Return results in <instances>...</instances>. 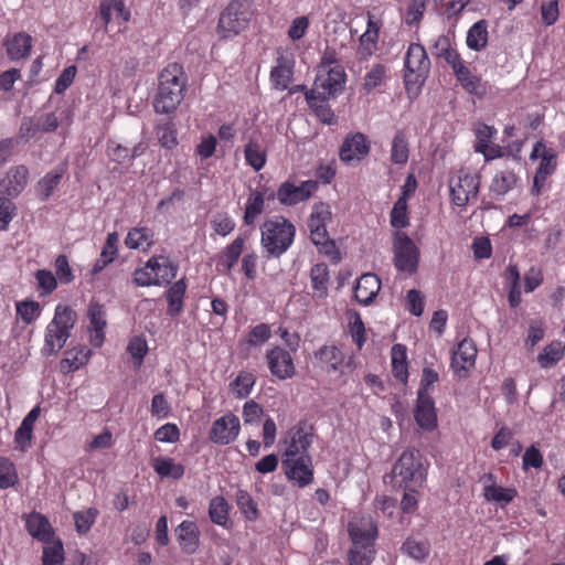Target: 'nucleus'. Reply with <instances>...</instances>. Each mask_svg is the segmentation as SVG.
Returning a JSON list of instances; mask_svg holds the SVG:
<instances>
[{
    "label": "nucleus",
    "instance_id": "obj_1",
    "mask_svg": "<svg viewBox=\"0 0 565 565\" xmlns=\"http://www.w3.org/2000/svg\"><path fill=\"white\" fill-rule=\"evenodd\" d=\"M186 90V76L183 67L178 63L169 64L159 76V85L153 99V107L158 114H172L184 98Z\"/></svg>",
    "mask_w": 565,
    "mask_h": 565
},
{
    "label": "nucleus",
    "instance_id": "obj_2",
    "mask_svg": "<svg viewBox=\"0 0 565 565\" xmlns=\"http://www.w3.org/2000/svg\"><path fill=\"white\" fill-rule=\"evenodd\" d=\"M390 483L397 489L419 488L426 480V468L418 450H405L388 475Z\"/></svg>",
    "mask_w": 565,
    "mask_h": 565
},
{
    "label": "nucleus",
    "instance_id": "obj_3",
    "mask_svg": "<svg viewBox=\"0 0 565 565\" xmlns=\"http://www.w3.org/2000/svg\"><path fill=\"white\" fill-rule=\"evenodd\" d=\"M260 243L269 257H280L292 244L296 227L284 216L266 220L260 226Z\"/></svg>",
    "mask_w": 565,
    "mask_h": 565
},
{
    "label": "nucleus",
    "instance_id": "obj_4",
    "mask_svg": "<svg viewBox=\"0 0 565 565\" xmlns=\"http://www.w3.org/2000/svg\"><path fill=\"white\" fill-rule=\"evenodd\" d=\"M77 320L76 312L67 306L58 305L53 320L47 324L42 353L45 356L56 355L65 345Z\"/></svg>",
    "mask_w": 565,
    "mask_h": 565
},
{
    "label": "nucleus",
    "instance_id": "obj_5",
    "mask_svg": "<svg viewBox=\"0 0 565 565\" xmlns=\"http://www.w3.org/2000/svg\"><path fill=\"white\" fill-rule=\"evenodd\" d=\"M252 17L247 0H233L221 13L217 30L222 38L237 35L245 30Z\"/></svg>",
    "mask_w": 565,
    "mask_h": 565
},
{
    "label": "nucleus",
    "instance_id": "obj_6",
    "mask_svg": "<svg viewBox=\"0 0 565 565\" xmlns=\"http://www.w3.org/2000/svg\"><path fill=\"white\" fill-rule=\"evenodd\" d=\"M344 83L345 73L343 67L337 65L329 70H318L313 86L306 94L330 99L342 92Z\"/></svg>",
    "mask_w": 565,
    "mask_h": 565
},
{
    "label": "nucleus",
    "instance_id": "obj_7",
    "mask_svg": "<svg viewBox=\"0 0 565 565\" xmlns=\"http://www.w3.org/2000/svg\"><path fill=\"white\" fill-rule=\"evenodd\" d=\"M406 73L404 76L405 84L408 86L411 83H423L427 77L430 68V61L427 56L426 50L418 43H412L408 46L405 57Z\"/></svg>",
    "mask_w": 565,
    "mask_h": 565
},
{
    "label": "nucleus",
    "instance_id": "obj_8",
    "mask_svg": "<svg viewBox=\"0 0 565 565\" xmlns=\"http://www.w3.org/2000/svg\"><path fill=\"white\" fill-rule=\"evenodd\" d=\"M394 264L398 270L413 274L417 269L418 249L403 232H397L394 239Z\"/></svg>",
    "mask_w": 565,
    "mask_h": 565
},
{
    "label": "nucleus",
    "instance_id": "obj_9",
    "mask_svg": "<svg viewBox=\"0 0 565 565\" xmlns=\"http://www.w3.org/2000/svg\"><path fill=\"white\" fill-rule=\"evenodd\" d=\"M348 531L352 540V548H373L377 530L371 518H353Z\"/></svg>",
    "mask_w": 565,
    "mask_h": 565
},
{
    "label": "nucleus",
    "instance_id": "obj_10",
    "mask_svg": "<svg viewBox=\"0 0 565 565\" xmlns=\"http://www.w3.org/2000/svg\"><path fill=\"white\" fill-rule=\"evenodd\" d=\"M239 419L234 414H226L216 419L210 430V439L214 444L228 445L239 433Z\"/></svg>",
    "mask_w": 565,
    "mask_h": 565
},
{
    "label": "nucleus",
    "instance_id": "obj_11",
    "mask_svg": "<svg viewBox=\"0 0 565 565\" xmlns=\"http://www.w3.org/2000/svg\"><path fill=\"white\" fill-rule=\"evenodd\" d=\"M267 364L270 373L279 380L291 379L296 374L292 358L288 351L280 347H275L266 354Z\"/></svg>",
    "mask_w": 565,
    "mask_h": 565
},
{
    "label": "nucleus",
    "instance_id": "obj_12",
    "mask_svg": "<svg viewBox=\"0 0 565 565\" xmlns=\"http://www.w3.org/2000/svg\"><path fill=\"white\" fill-rule=\"evenodd\" d=\"M282 466L288 479L295 481L299 487L309 484L313 479L312 460L310 456L282 459Z\"/></svg>",
    "mask_w": 565,
    "mask_h": 565
},
{
    "label": "nucleus",
    "instance_id": "obj_13",
    "mask_svg": "<svg viewBox=\"0 0 565 565\" xmlns=\"http://www.w3.org/2000/svg\"><path fill=\"white\" fill-rule=\"evenodd\" d=\"M317 188L318 183L316 181H305L300 185L284 182L278 188L277 199L284 205H295L308 200Z\"/></svg>",
    "mask_w": 565,
    "mask_h": 565
},
{
    "label": "nucleus",
    "instance_id": "obj_14",
    "mask_svg": "<svg viewBox=\"0 0 565 565\" xmlns=\"http://www.w3.org/2000/svg\"><path fill=\"white\" fill-rule=\"evenodd\" d=\"M414 417L417 425L425 430H433L437 427L435 404L429 393L425 392V390L417 392Z\"/></svg>",
    "mask_w": 565,
    "mask_h": 565
},
{
    "label": "nucleus",
    "instance_id": "obj_15",
    "mask_svg": "<svg viewBox=\"0 0 565 565\" xmlns=\"http://www.w3.org/2000/svg\"><path fill=\"white\" fill-rule=\"evenodd\" d=\"M479 192V180L477 177L465 174L458 177L457 181H450V195L452 202L458 206H465L471 198Z\"/></svg>",
    "mask_w": 565,
    "mask_h": 565
},
{
    "label": "nucleus",
    "instance_id": "obj_16",
    "mask_svg": "<svg viewBox=\"0 0 565 565\" xmlns=\"http://www.w3.org/2000/svg\"><path fill=\"white\" fill-rule=\"evenodd\" d=\"M370 147L366 142V138L363 134H355L352 136H348L341 148H340V159L350 163L351 161H361L369 154Z\"/></svg>",
    "mask_w": 565,
    "mask_h": 565
},
{
    "label": "nucleus",
    "instance_id": "obj_17",
    "mask_svg": "<svg viewBox=\"0 0 565 565\" xmlns=\"http://www.w3.org/2000/svg\"><path fill=\"white\" fill-rule=\"evenodd\" d=\"M29 170L24 166L11 168L6 178L0 181V191H4L7 196L14 198L19 195L28 184Z\"/></svg>",
    "mask_w": 565,
    "mask_h": 565
},
{
    "label": "nucleus",
    "instance_id": "obj_18",
    "mask_svg": "<svg viewBox=\"0 0 565 565\" xmlns=\"http://www.w3.org/2000/svg\"><path fill=\"white\" fill-rule=\"evenodd\" d=\"M477 347L471 339H463L451 358V367L456 373L466 372L475 365Z\"/></svg>",
    "mask_w": 565,
    "mask_h": 565
},
{
    "label": "nucleus",
    "instance_id": "obj_19",
    "mask_svg": "<svg viewBox=\"0 0 565 565\" xmlns=\"http://www.w3.org/2000/svg\"><path fill=\"white\" fill-rule=\"evenodd\" d=\"M311 440L312 435L308 434L302 427L291 429L289 431V440H286L287 447L284 451L282 459L309 456L307 451Z\"/></svg>",
    "mask_w": 565,
    "mask_h": 565
},
{
    "label": "nucleus",
    "instance_id": "obj_20",
    "mask_svg": "<svg viewBox=\"0 0 565 565\" xmlns=\"http://www.w3.org/2000/svg\"><path fill=\"white\" fill-rule=\"evenodd\" d=\"M381 289V280L374 274H363L354 288V297L362 305H370Z\"/></svg>",
    "mask_w": 565,
    "mask_h": 565
},
{
    "label": "nucleus",
    "instance_id": "obj_21",
    "mask_svg": "<svg viewBox=\"0 0 565 565\" xmlns=\"http://www.w3.org/2000/svg\"><path fill=\"white\" fill-rule=\"evenodd\" d=\"M87 316L90 322L92 330L95 332L92 342L94 347H100L105 339L104 329L106 327V312L104 306L97 301H90Z\"/></svg>",
    "mask_w": 565,
    "mask_h": 565
},
{
    "label": "nucleus",
    "instance_id": "obj_22",
    "mask_svg": "<svg viewBox=\"0 0 565 565\" xmlns=\"http://www.w3.org/2000/svg\"><path fill=\"white\" fill-rule=\"evenodd\" d=\"M148 267L156 276L154 285H168L177 275V267L166 256H156L148 260Z\"/></svg>",
    "mask_w": 565,
    "mask_h": 565
},
{
    "label": "nucleus",
    "instance_id": "obj_23",
    "mask_svg": "<svg viewBox=\"0 0 565 565\" xmlns=\"http://www.w3.org/2000/svg\"><path fill=\"white\" fill-rule=\"evenodd\" d=\"M177 539L183 552L193 554L199 546V529L192 521H183L175 529Z\"/></svg>",
    "mask_w": 565,
    "mask_h": 565
},
{
    "label": "nucleus",
    "instance_id": "obj_24",
    "mask_svg": "<svg viewBox=\"0 0 565 565\" xmlns=\"http://www.w3.org/2000/svg\"><path fill=\"white\" fill-rule=\"evenodd\" d=\"M294 62L285 56L277 58V65L270 72V79L275 88L287 89L292 79Z\"/></svg>",
    "mask_w": 565,
    "mask_h": 565
},
{
    "label": "nucleus",
    "instance_id": "obj_25",
    "mask_svg": "<svg viewBox=\"0 0 565 565\" xmlns=\"http://www.w3.org/2000/svg\"><path fill=\"white\" fill-rule=\"evenodd\" d=\"M26 530L31 536L43 542H49L52 536V527L49 520L41 513L33 512L26 518Z\"/></svg>",
    "mask_w": 565,
    "mask_h": 565
},
{
    "label": "nucleus",
    "instance_id": "obj_26",
    "mask_svg": "<svg viewBox=\"0 0 565 565\" xmlns=\"http://www.w3.org/2000/svg\"><path fill=\"white\" fill-rule=\"evenodd\" d=\"M7 54L11 60L28 57L32 49V38L28 33L19 32L6 42Z\"/></svg>",
    "mask_w": 565,
    "mask_h": 565
},
{
    "label": "nucleus",
    "instance_id": "obj_27",
    "mask_svg": "<svg viewBox=\"0 0 565 565\" xmlns=\"http://www.w3.org/2000/svg\"><path fill=\"white\" fill-rule=\"evenodd\" d=\"M71 121L72 113L70 109L62 110L58 115L47 113L35 119V129L41 132H52L55 131L60 125L65 122L68 126Z\"/></svg>",
    "mask_w": 565,
    "mask_h": 565
},
{
    "label": "nucleus",
    "instance_id": "obj_28",
    "mask_svg": "<svg viewBox=\"0 0 565 565\" xmlns=\"http://www.w3.org/2000/svg\"><path fill=\"white\" fill-rule=\"evenodd\" d=\"M454 73L461 84V86L469 93L476 96H483L486 93L484 86L481 84L480 78L472 75L468 67H466L462 63L457 65L454 70Z\"/></svg>",
    "mask_w": 565,
    "mask_h": 565
},
{
    "label": "nucleus",
    "instance_id": "obj_29",
    "mask_svg": "<svg viewBox=\"0 0 565 565\" xmlns=\"http://www.w3.org/2000/svg\"><path fill=\"white\" fill-rule=\"evenodd\" d=\"M431 53L437 57H443L452 68V71L462 62L458 52L452 49L450 40L446 35H439L435 41Z\"/></svg>",
    "mask_w": 565,
    "mask_h": 565
},
{
    "label": "nucleus",
    "instance_id": "obj_30",
    "mask_svg": "<svg viewBox=\"0 0 565 565\" xmlns=\"http://www.w3.org/2000/svg\"><path fill=\"white\" fill-rule=\"evenodd\" d=\"M316 359L327 367L328 372L339 371L344 362L343 352L335 345H324L315 353Z\"/></svg>",
    "mask_w": 565,
    "mask_h": 565
},
{
    "label": "nucleus",
    "instance_id": "obj_31",
    "mask_svg": "<svg viewBox=\"0 0 565 565\" xmlns=\"http://www.w3.org/2000/svg\"><path fill=\"white\" fill-rule=\"evenodd\" d=\"M409 157V142L404 130H397L392 140L391 161L394 164H405Z\"/></svg>",
    "mask_w": 565,
    "mask_h": 565
},
{
    "label": "nucleus",
    "instance_id": "obj_32",
    "mask_svg": "<svg viewBox=\"0 0 565 565\" xmlns=\"http://www.w3.org/2000/svg\"><path fill=\"white\" fill-rule=\"evenodd\" d=\"M310 279L313 295L318 298L326 297L328 294L329 281V270L327 264L319 263L312 266L310 270Z\"/></svg>",
    "mask_w": 565,
    "mask_h": 565
},
{
    "label": "nucleus",
    "instance_id": "obj_33",
    "mask_svg": "<svg viewBox=\"0 0 565 565\" xmlns=\"http://www.w3.org/2000/svg\"><path fill=\"white\" fill-rule=\"evenodd\" d=\"M64 174L63 168H57L55 170L46 173L36 184V194L41 201H46L55 188L60 184L61 179Z\"/></svg>",
    "mask_w": 565,
    "mask_h": 565
},
{
    "label": "nucleus",
    "instance_id": "obj_34",
    "mask_svg": "<svg viewBox=\"0 0 565 565\" xmlns=\"http://www.w3.org/2000/svg\"><path fill=\"white\" fill-rule=\"evenodd\" d=\"M564 352L565 344L559 341H553L537 355V363L543 369L551 367L564 356Z\"/></svg>",
    "mask_w": 565,
    "mask_h": 565
},
{
    "label": "nucleus",
    "instance_id": "obj_35",
    "mask_svg": "<svg viewBox=\"0 0 565 565\" xmlns=\"http://www.w3.org/2000/svg\"><path fill=\"white\" fill-rule=\"evenodd\" d=\"M153 234L146 227H135L130 230L125 239L127 247L131 249H147L153 244Z\"/></svg>",
    "mask_w": 565,
    "mask_h": 565
},
{
    "label": "nucleus",
    "instance_id": "obj_36",
    "mask_svg": "<svg viewBox=\"0 0 565 565\" xmlns=\"http://www.w3.org/2000/svg\"><path fill=\"white\" fill-rule=\"evenodd\" d=\"M391 356L394 376L403 383H406L408 375L406 348L403 344H394L391 351Z\"/></svg>",
    "mask_w": 565,
    "mask_h": 565
},
{
    "label": "nucleus",
    "instance_id": "obj_37",
    "mask_svg": "<svg viewBox=\"0 0 565 565\" xmlns=\"http://www.w3.org/2000/svg\"><path fill=\"white\" fill-rule=\"evenodd\" d=\"M154 471L162 478L171 477L173 479H180L184 473V468L180 463H175L170 458H154L152 461Z\"/></svg>",
    "mask_w": 565,
    "mask_h": 565
},
{
    "label": "nucleus",
    "instance_id": "obj_38",
    "mask_svg": "<svg viewBox=\"0 0 565 565\" xmlns=\"http://www.w3.org/2000/svg\"><path fill=\"white\" fill-rule=\"evenodd\" d=\"M487 22L480 20L476 22L468 31L467 45L468 47L479 51L487 45L488 42V30Z\"/></svg>",
    "mask_w": 565,
    "mask_h": 565
},
{
    "label": "nucleus",
    "instance_id": "obj_39",
    "mask_svg": "<svg viewBox=\"0 0 565 565\" xmlns=\"http://www.w3.org/2000/svg\"><path fill=\"white\" fill-rule=\"evenodd\" d=\"M235 501L246 520L255 521L258 519L259 511L257 504L247 491L238 489L235 493Z\"/></svg>",
    "mask_w": 565,
    "mask_h": 565
},
{
    "label": "nucleus",
    "instance_id": "obj_40",
    "mask_svg": "<svg viewBox=\"0 0 565 565\" xmlns=\"http://www.w3.org/2000/svg\"><path fill=\"white\" fill-rule=\"evenodd\" d=\"M66 358L61 361V370L63 372L76 371L85 365L90 355V350L82 348L78 351H66Z\"/></svg>",
    "mask_w": 565,
    "mask_h": 565
},
{
    "label": "nucleus",
    "instance_id": "obj_41",
    "mask_svg": "<svg viewBox=\"0 0 565 565\" xmlns=\"http://www.w3.org/2000/svg\"><path fill=\"white\" fill-rule=\"evenodd\" d=\"M246 162L256 171H259L266 163V151L258 142L253 139L244 149Z\"/></svg>",
    "mask_w": 565,
    "mask_h": 565
},
{
    "label": "nucleus",
    "instance_id": "obj_42",
    "mask_svg": "<svg viewBox=\"0 0 565 565\" xmlns=\"http://www.w3.org/2000/svg\"><path fill=\"white\" fill-rule=\"evenodd\" d=\"M228 503L223 497L213 498L209 507L211 521L217 525L226 526L228 521Z\"/></svg>",
    "mask_w": 565,
    "mask_h": 565
},
{
    "label": "nucleus",
    "instance_id": "obj_43",
    "mask_svg": "<svg viewBox=\"0 0 565 565\" xmlns=\"http://www.w3.org/2000/svg\"><path fill=\"white\" fill-rule=\"evenodd\" d=\"M186 285L183 279L175 281L168 290L167 297L169 301L168 312L177 316L182 309V300L185 294Z\"/></svg>",
    "mask_w": 565,
    "mask_h": 565
},
{
    "label": "nucleus",
    "instance_id": "obj_44",
    "mask_svg": "<svg viewBox=\"0 0 565 565\" xmlns=\"http://www.w3.org/2000/svg\"><path fill=\"white\" fill-rule=\"evenodd\" d=\"M515 182L516 177L512 171H501L494 175L490 191L497 196H503L514 186Z\"/></svg>",
    "mask_w": 565,
    "mask_h": 565
},
{
    "label": "nucleus",
    "instance_id": "obj_45",
    "mask_svg": "<svg viewBox=\"0 0 565 565\" xmlns=\"http://www.w3.org/2000/svg\"><path fill=\"white\" fill-rule=\"evenodd\" d=\"M243 247L244 239L237 237L225 248L218 264L223 267L222 270L230 271L233 268L242 254Z\"/></svg>",
    "mask_w": 565,
    "mask_h": 565
},
{
    "label": "nucleus",
    "instance_id": "obj_46",
    "mask_svg": "<svg viewBox=\"0 0 565 565\" xmlns=\"http://www.w3.org/2000/svg\"><path fill=\"white\" fill-rule=\"evenodd\" d=\"M264 195L260 192H252L247 199L244 213V222L246 225H252L255 218L264 211Z\"/></svg>",
    "mask_w": 565,
    "mask_h": 565
},
{
    "label": "nucleus",
    "instance_id": "obj_47",
    "mask_svg": "<svg viewBox=\"0 0 565 565\" xmlns=\"http://www.w3.org/2000/svg\"><path fill=\"white\" fill-rule=\"evenodd\" d=\"M306 100L322 122L332 124L334 121L335 116L327 104L329 100L328 98H318V96H310L309 94H306Z\"/></svg>",
    "mask_w": 565,
    "mask_h": 565
},
{
    "label": "nucleus",
    "instance_id": "obj_48",
    "mask_svg": "<svg viewBox=\"0 0 565 565\" xmlns=\"http://www.w3.org/2000/svg\"><path fill=\"white\" fill-rule=\"evenodd\" d=\"M484 498L488 501H494L499 503H510L516 495V490L512 488H503L500 486H487L484 487Z\"/></svg>",
    "mask_w": 565,
    "mask_h": 565
},
{
    "label": "nucleus",
    "instance_id": "obj_49",
    "mask_svg": "<svg viewBox=\"0 0 565 565\" xmlns=\"http://www.w3.org/2000/svg\"><path fill=\"white\" fill-rule=\"evenodd\" d=\"M379 36L376 30H366L360 36V45L356 51L359 60H367L375 51Z\"/></svg>",
    "mask_w": 565,
    "mask_h": 565
},
{
    "label": "nucleus",
    "instance_id": "obj_50",
    "mask_svg": "<svg viewBox=\"0 0 565 565\" xmlns=\"http://www.w3.org/2000/svg\"><path fill=\"white\" fill-rule=\"evenodd\" d=\"M391 224L395 228H403L408 225L407 201L401 196L394 204L391 212Z\"/></svg>",
    "mask_w": 565,
    "mask_h": 565
},
{
    "label": "nucleus",
    "instance_id": "obj_51",
    "mask_svg": "<svg viewBox=\"0 0 565 565\" xmlns=\"http://www.w3.org/2000/svg\"><path fill=\"white\" fill-rule=\"evenodd\" d=\"M64 548L61 541L43 548L42 565H63Z\"/></svg>",
    "mask_w": 565,
    "mask_h": 565
},
{
    "label": "nucleus",
    "instance_id": "obj_52",
    "mask_svg": "<svg viewBox=\"0 0 565 565\" xmlns=\"http://www.w3.org/2000/svg\"><path fill=\"white\" fill-rule=\"evenodd\" d=\"M331 220V210L330 206L326 203L315 204L313 211L308 221L309 230L315 228V226L326 227V223Z\"/></svg>",
    "mask_w": 565,
    "mask_h": 565
},
{
    "label": "nucleus",
    "instance_id": "obj_53",
    "mask_svg": "<svg viewBox=\"0 0 565 565\" xmlns=\"http://www.w3.org/2000/svg\"><path fill=\"white\" fill-rule=\"evenodd\" d=\"M17 480L14 465L7 458H0V488H10L15 484Z\"/></svg>",
    "mask_w": 565,
    "mask_h": 565
},
{
    "label": "nucleus",
    "instance_id": "obj_54",
    "mask_svg": "<svg viewBox=\"0 0 565 565\" xmlns=\"http://www.w3.org/2000/svg\"><path fill=\"white\" fill-rule=\"evenodd\" d=\"M255 384V377L252 373L241 372L236 380L231 384L233 392L237 394L238 397H246L252 387Z\"/></svg>",
    "mask_w": 565,
    "mask_h": 565
},
{
    "label": "nucleus",
    "instance_id": "obj_55",
    "mask_svg": "<svg viewBox=\"0 0 565 565\" xmlns=\"http://www.w3.org/2000/svg\"><path fill=\"white\" fill-rule=\"evenodd\" d=\"M402 548L416 561L424 559L429 553V545L426 542H418L414 539H407Z\"/></svg>",
    "mask_w": 565,
    "mask_h": 565
},
{
    "label": "nucleus",
    "instance_id": "obj_56",
    "mask_svg": "<svg viewBox=\"0 0 565 565\" xmlns=\"http://www.w3.org/2000/svg\"><path fill=\"white\" fill-rule=\"evenodd\" d=\"M157 137L159 142L164 148H173L177 145V130L174 125L166 122L157 127Z\"/></svg>",
    "mask_w": 565,
    "mask_h": 565
},
{
    "label": "nucleus",
    "instance_id": "obj_57",
    "mask_svg": "<svg viewBox=\"0 0 565 565\" xmlns=\"http://www.w3.org/2000/svg\"><path fill=\"white\" fill-rule=\"evenodd\" d=\"M97 515L96 509H88L85 512L74 513L76 531L79 534H85L89 531Z\"/></svg>",
    "mask_w": 565,
    "mask_h": 565
},
{
    "label": "nucleus",
    "instance_id": "obj_58",
    "mask_svg": "<svg viewBox=\"0 0 565 565\" xmlns=\"http://www.w3.org/2000/svg\"><path fill=\"white\" fill-rule=\"evenodd\" d=\"M385 78V66L382 64L374 65L365 75L363 87L370 92L382 84Z\"/></svg>",
    "mask_w": 565,
    "mask_h": 565
},
{
    "label": "nucleus",
    "instance_id": "obj_59",
    "mask_svg": "<svg viewBox=\"0 0 565 565\" xmlns=\"http://www.w3.org/2000/svg\"><path fill=\"white\" fill-rule=\"evenodd\" d=\"M41 295L51 294L57 286L55 276L49 270H38L35 274Z\"/></svg>",
    "mask_w": 565,
    "mask_h": 565
},
{
    "label": "nucleus",
    "instance_id": "obj_60",
    "mask_svg": "<svg viewBox=\"0 0 565 565\" xmlns=\"http://www.w3.org/2000/svg\"><path fill=\"white\" fill-rule=\"evenodd\" d=\"M17 312L25 323H31L40 313V305L35 301H22L17 305Z\"/></svg>",
    "mask_w": 565,
    "mask_h": 565
},
{
    "label": "nucleus",
    "instance_id": "obj_61",
    "mask_svg": "<svg viewBox=\"0 0 565 565\" xmlns=\"http://www.w3.org/2000/svg\"><path fill=\"white\" fill-rule=\"evenodd\" d=\"M373 548H351L349 552V565H371Z\"/></svg>",
    "mask_w": 565,
    "mask_h": 565
},
{
    "label": "nucleus",
    "instance_id": "obj_62",
    "mask_svg": "<svg viewBox=\"0 0 565 565\" xmlns=\"http://www.w3.org/2000/svg\"><path fill=\"white\" fill-rule=\"evenodd\" d=\"M14 209L11 199L0 195V231L6 230L13 218Z\"/></svg>",
    "mask_w": 565,
    "mask_h": 565
},
{
    "label": "nucleus",
    "instance_id": "obj_63",
    "mask_svg": "<svg viewBox=\"0 0 565 565\" xmlns=\"http://www.w3.org/2000/svg\"><path fill=\"white\" fill-rule=\"evenodd\" d=\"M179 437L180 430L174 424H166L154 431V438L161 443H175Z\"/></svg>",
    "mask_w": 565,
    "mask_h": 565
},
{
    "label": "nucleus",
    "instance_id": "obj_64",
    "mask_svg": "<svg viewBox=\"0 0 565 565\" xmlns=\"http://www.w3.org/2000/svg\"><path fill=\"white\" fill-rule=\"evenodd\" d=\"M495 130L484 124H480L476 128L477 143L475 145V151H483L484 147H488L490 140Z\"/></svg>",
    "mask_w": 565,
    "mask_h": 565
}]
</instances>
